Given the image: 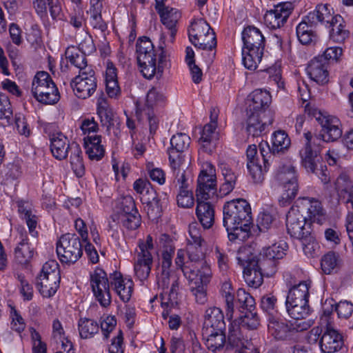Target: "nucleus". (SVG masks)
<instances>
[{"instance_id":"obj_44","label":"nucleus","mask_w":353,"mask_h":353,"mask_svg":"<svg viewBox=\"0 0 353 353\" xmlns=\"http://www.w3.org/2000/svg\"><path fill=\"white\" fill-rule=\"evenodd\" d=\"M270 332L275 338L284 340L290 336L291 328L290 323H286L283 321H279L274 317H271L268 324Z\"/></svg>"},{"instance_id":"obj_21","label":"nucleus","mask_w":353,"mask_h":353,"mask_svg":"<svg viewBox=\"0 0 353 353\" xmlns=\"http://www.w3.org/2000/svg\"><path fill=\"white\" fill-rule=\"evenodd\" d=\"M19 242L14 249V259L17 263L26 265L32 259L34 254V248L28 242L26 232L23 228H18Z\"/></svg>"},{"instance_id":"obj_61","label":"nucleus","mask_w":353,"mask_h":353,"mask_svg":"<svg viewBox=\"0 0 353 353\" xmlns=\"http://www.w3.org/2000/svg\"><path fill=\"white\" fill-rule=\"evenodd\" d=\"M269 84L276 87V92L285 90V81L281 76V70L278 67H272L267 69Z\"/></svg>"},{"instance_id":"obj_23","label":"nucleus","mask_w":353,"mask_h":353,"mask_svg":"<svg viewBox=\"0 0 353 353\" xmlns=\"http://www.w3.org/2000/svg\"><path fill=\"white\" fill-rule=\"evenodd\" d=\"M134 190L141 195V201L143 205L144 210L150 216L153 213L154 201V190L152 184L146 179H139L134 183Z\"/></svg>"},{"instance_id":"obj_16","label":"nucleus","mask_w":353,"mask_h":353,"mask_svg":"<svg viewBox=\"0 0 353 353\" xmlns=\"http://www.w3.org/2000/svg\"><path fill=\"white\" fill-rule=\"evenodd\" d=\"M210 121L205 124L201 133L199 143L203 150L208 154L212 153L215 148V142L219 139V133L216 130L217 127L218 110L211 108Z\"/></svg>"},{"instance_id":"obj_13","label":"nucleus","mask_w":353,"mask_h":353,"mask_svg":"<svg viewBox=\"0 0 353 353\" xmlns=\"http://www.w3.org/2000/svg\"><path fill=\"white\" fill-rule=\"evenodd\" d=\"M86 72H79L71 81L70 85L75 95L81 99H88L96 91L97 80L92 68L85 69Z\"/></svg>"},{"instance_id":"obj_33","label":"nucleus","mask_w":353,"mask_h":353,"mask_svg":"<svg viewBox=\"0 0 353 353\" xmlns=\"http://www.w3.org/2000/svg\"><path fill=\"white\" fill-rule=\"evenodd\" d=\"M33 5L37 14L41 17L47 14V6H48L52 18L61 19L62 9L59 0H34Z\"/></svg>"},{"instance_id":"obj_55","label":"nucleus","mask_w":353,"mask_h":353,"mask_svg":"<svg viewBox=\"0 0 353 353\" xmlns=\"http://www.w3.org/2000/svg\"><path fill=\"white\" fill-rule=\"evenodd\" d=\"M343 55V49L339 46H330L327 48L321 54L317 57L322 61L327 63V65L330 64L336 63L340 61Z\"/></svg>"},{"instance_id":"obj_6","label":"nucleus","mask_w":353,"mask_h":353,"mask_svg":"<svg viewBox=\"0 0 353 353\" xmlns=\"http://www.w3.org/2000/svg\"><path fill=\"white\" fill-rule=\"evenodd\" d=\"M275 179L282 188L279 199L281 206L290 205L295 199L298 190V174L295 167L291 164L280 166L275 173Z\"/></svg>"},{"instance_id":"obj_63","label":"nucleus","mask_w":353,"mask_h":353,"mask_svg":"<svg viewBox=\"0 0 353 353\" xmlns=\"http://www.w3.org/2000/svg\"><path fill=\"white\" fill-rule=\"evenodd\" d=\"M176 191V202L178 206L183 208H190L194 205V199L191 188Z\"/></svg>"},{"instance_id":"obj_41","label":"nucleus","mask_w":353,"mask_h":353,"mask_svg":"<svg viewBox=\"0 0 353 353\" xmlns=\"http://www.w3.org/2000/svg\"><path fill=\"white\" fill-rule=\"evenodd\" d=\"M177 285L176 283H173L169 293L163 292L160 294L161 305L163 309L162 316L164 319L168 318L170 310L178 303L177 293L176 291V287H177Z\"/></svg>"},{"instance_id":"obj_59","label":"nucleus","mask_w":353,"mask_h":353,"mask_svg":"<svg viewBox=\"0 0 353 353\" xmlns=\"http://www.w3.org/2000/svg\"><path fill=\"white\" fill-rule=\"evenodd\" d=\"M119 219L123 226L128 230H136L141 225V216L137 210L119 214Z\"/></svg>"},{"instance_id":"obj_1","label":"nucleus","mask_w":353,"mask_h":353,"mask_svg":"<svg viewBox=\"0 0 353 353\" xmlns=\"http://www.w3.org/2000/svg\"><path fill=\"white\" fill-rule=\"evenodd\" d=\"M216 192V177L214 166L210 162H204L197 179L196 190V215L205 229L210 228L214 222V209L208 201Z\"/></svg>"},{"instance_id":"obj_30","label":"nucleus","mask_w":353,"mask_h":353,"mask_svg":"<svg viewBox=\"0 0 353 353\" xmlns=\"http://www.w3.org/2000/svg\"><path fill=\"white\" fill-rule=\"evenodd\" d=\"M245 331V330L241 327L239 323L232 321L229 327L227 347L244 348L243 350L251 351V350L248 347L249 342L248 336L244 333Z\"/></svg>"},{"instance_id":"obj_4","label":"nucleus","mask_w":353,"mask_h":353,"mask_svg":"<svg viewBox=\"0 0 353 353\" xmlns=\"http://www.w3.org/2000/svg\"><path fill=\"white\" fill-rule=\"evenodd\" d=\"M305 143L299 151L301 159V165L307 172L315 173L323 184H327L330 181L329 172L326 167L321 166L318 169L319 154L321 150V139L316 136H312L310 132L304 133Z\"/></svg>"},{"instance_id":"obj_34","label":"nucleus","mask_w":353,"mask_h":353,"mask_svg":"<svg viewBox=\"0 0 353 353\" xmlns=\"http://www.w3.org/2000/svg\"><path fill=\"white\" fill-rule=\"evenodd\" d=\"M105 82L106 92L110 98H117L121 94V88L117 81V68L112 63H108Z\"/></svg>"},{"instance_id":"obj_11","label":"nucleus","mask_w":353,"mask_h":353,"mask_svg":"<svg viewBox=\"0 0 353 353\" xmlns=\"http://www.w3.org/2000/svg\"><path fill=\"white\" fill-rule=\"evenodd\" d=\"M90 283L95 299L103 307L111 304L112 297L107 274L101 268H96L90 274Z\"/></svg>"},{"instance_id":"obj_25","label":"nucleus","mask_w":353,"mask_h":353,"mask_svg":"<svg viewBox=\"0 0 353 353\" xmlns=\"http://www.w3.org/2000/svg\"><path fill=\"white\" fill-rule=\"evenodd\" d=\"M50 151L54 158L58 160L65 159L70 151L71 143L67 137L61 132L49 134Z\"/></svg>"},{"instance_id":"obj_56","label":"nucleus","mask_w":353,"mask_h":353,"mask_svg":"<svg viewBox=\"0 0 353 353\" xmlns=\"http://www.w3.org/2000/svg\"><path fill=\"white\" fill-rule=\"evenodd\" d=\"M136 46L138 53L137 58H142V56L154 58V46L149 38L146 37L139 38L137 40Z\"/></svg>"},{"instance_id":"obj_17","label":"nucleus","mask_w":353,"mask_h":353,"mask_svg":"<svg viewBox=\"0 0 353 353\" xmlns=\"http://www.w3.org/2000/svg\"><path fill=\"white\" fill-rule=\"evenodd\" d=\"M306 216L301 213L299 206H292L286 215V227L288 234L296 239H303L310 231L305 228Z\"/></svg>"},{"instance_id":"obj_42","label":"nucleus","mask_w":353,"mask_h":353,"mask_svg":"<svg viewBox=\"0 0 353 353\" xmlns=\"http://www.w3.org/2000/svg\"><path fill=\"white\" fill-rule=\"evenodd\" d=\"M314 27L315 25L310 23L306 17L296 26V36L302 44L307 45L316 39V34L313 30Z\"/></svg>"},{"instance_id":"obj_40","label":"nucleus","mask_w":353,"mask_h":353,"mask_svg":"<svg viewBox=\"0 0 353 353\" xmlns=\"http://www.w3.org/2000/svg\"><path fill=\"white\" fill-rule=\"evenodd\" d=\"M69 154L70 164L74 172L77 176L81 177L85 173V167L80 146L76 143H72Z\"/></svg>"},{"instance_id":"obj_35","label":"nucleus","mask_w":353,"mask_h":353,"mask_svg":"<svg viewBox=\"0 0 353 353\" xmlns=\"http://www.w3.org/2000/svg\"><path fill=\"white\" fill-rule=\"evenodd\" d=\"M101 136H88L84 138L85 152L91 160L99 161L105 154V150L101 144Z\"/></svg>"},{"instance_id":"obj_50","label":"nucleus","mask_w":353,"mask_h":353,"mask_svg":"<svg viewBox=\"0 0 353 353\" xmlns=\"http://www.w3.org/2000/svg\"><path fill=\"white\" fill-rule=\"evenodd\" d=\"M221 294L226 304V316L230 320L233 317L234 307V290L230 282H224L221 286Z\"/></svg>"},{"instance_id":"obj_18","label":"nucleus","mask_w":353,"mask_h":353,"mask_svg":"<svg viewBox=\"0 0 353 353\" xmlns=\"http://www.w3.org/2000/svg\"><path fill=\"white\" fill-rule=\"evenodd\" d=\"M183 273L191 285L208 286L212 277L210 265L207 262H201L195 267L185 266Z\"/></svg>"},{"instance_id":"obj_24","label":"nucleus","mask_w":353,"mask_h":353,"mask_svg":"<svg viewBox=\"0 0 353 353\" xmlns=\"http://www.w3.org/2000/svg\"><path fill=\"white\" fill-rule=\"evenodd\" d=\"M343 339L336 330L327 327L320 341V347L324 353H334L340 350L343 345Z\"/></svg>"},{"instance_id":"obj_46","label":"nucleus","mask_w":353,"mask_h":353,"mask_svg":"<svg viewBox=\"0 0 353 353\" xmlns=\"http://www.w3.org/2000/svg\"><path fill=\"white\" fill-rule=\"evenodd\" d=\"M80 337L83 339L92 338L99 330V324L91 319L81 318L78 321Z\"/></svg>"},{"instance_id":"obj_57","label":"nucleus","mask_w":353,"mask_h":353,"mask_svg":"<svg viewBox=\"0 0 353 353\" xmlns=\"http://www.w3.org/2000/svg\"><path fill=\"white\" fill-rule=\"evenodd\" d=\"M311 287V281L306 280L300 281L298 284H294L289 289L287 298L292 299L296 298H308L309 290Z\"/></svg>"},{"instance_id":"obj_62","label":"nucleus","mask_w":353,"mask_h":353,"mask_svg":"<svg viewBox=\"0 0 353 353\" xmlns=\"http://www.w3.org/2000/svg\"><path fill=\"white\" fill-rule=\"evenodd\" d=\"M247 168L254 183H260L263 181L266 168L264 167V169H263L259 161H248Z\"/></svg>"},{"instance_id":"obj_49","label":"nucleus","mask_w":353,"mask_h":353,"mask_svg":"<svg viewBox=\"0 0 353 353\" xmlns=\"http://www.w3.org/2000/svg\"><path fill=\"white\" fill-rule=\"evenodd\" d=\"M304 254L310 258H314L319 254L320 246L314 237L309 234H305L303 239H299Z\"/></svg>"},{"instance_id":"obj_37","label":"nucleus","mask_w":353,"mask_h":353,"mask_svg":"<svg viewBox=\"0 0 353 353\" xmlns=\"http://www.w3.org/2000/svg\"><path fill=\"white\" fill-rule=\"evenodd\" d=\"M224 330H205L203 334L206 336L205 345L213 352L222 350L225 344Z\"/></svg>"},{"instance_id":"obj_28","label":"nucleus","mask_w":353,"mask_h":353,"mask_svg":"<svg viewBox=\"0 0 353 353\" xmlns=\"http://www.w3.org/2000/svg\"><path fill=\"white\" fill-rule=\"evenodd\" d=\"M219 168L223 180L219 188V194L221 196H226L234 189L239 174L228 163L224 161L219 163Z\"/></svg>"},{"instance_id":"obj_60","label":"nucleus","mask_w":353,"mask_h":353,"mask_svg":"<svg viewBox=\"0 0 353 353\" xmlns=\"http://www.w3.org/2000/svg\"><path fill=\"white\" fill-rule=\"evenodd\" d=\"M137 61L143 77L152 79L154 76V58L142 56V58H137Z\"/></svg>"},{"instance_id":"obj_26","label":"nucleus","mask_w":353,"mask_h":353,"mask_svg":"<svg viewBox=\"0 0 353 353\" xmlns=\"http://www.w3.org/2000/svg\"><path fill=\"white\" fill-rule=\"evenodd\" d=\"M110 285L123 302H128L132 296L134 283L132 279L123 278L120 272H114L110 276Z\"/></svg>"},{"instance_id":"obj_2","label":"nucleus","mask_w":353,"mask_h":353,"mask_svg":"<svg viewBox=\"0 0 353 353\" xmlns=\"http://www.w3.org/2000/svg\"><path fill=\"white\" fill-rule=\"evenodd\" d=\"M223 226L230 241L248 237L252 222L250 204L243 199L231 200L223 208Z\"/></svg>"},{"instance_id":"obj_45","label":"nucleus","mask_w":353,"mask_h":353,"mask_svg":"<svg viewBox=\"0 0 353 353\" xmlns=\"http://www.w3.org/2000/svg\"><path fill=\"white\" fill-rule=\"evenodd\" d=\"M196 48L212 51L216 46V39L214 31L205 34H199L198 37L189 39Z\"/></svg>"},{"instance_id":"obj_27","label":"nucleus","mask_w":353,"mask_h":353,"mask_svg":"<svg viewBox=\"0 0 353 353\" xmlns=\"http://www.w3.org/2000/svg\"><path fill=\"white\" fill-rule=\"evenodd\" d=\"M161 23L170 30V37L173 39L176 32V26L180 18L178 10L165 5L156 8Z\"/></svg>"},{"instance_id":"obj_9","label":"nucleus","mask_w":353,"mask_h":353,"mask_svg":"<svg viewBox=\"0 0 353 353\" xmlns=\"http://www.w3.org/2000/svg\"><path fill=\"white\" fill-rule=\"evenodd\" d=\"M153 238L150 234L145 241H139V250H137L134 258V270L136 276L141 281L146 280L150 275L153 263Z\"/></svg>"},{"instance_id":"obj_51","label":"nucleus","mask_w":353,"mask_h":353,"mask_svg":"<svg viewBox=\"0 0 353 353\" xmlns=\"http://www.w3.org/2000/svg\"><path fill=\"white\" fill-rule=\"evenodd\" d=\"M160 243H163L161 268L163 270H170V267L172 264V256L174 254L172 241L168 235L163 234L160 239Z\"/></svg>"},{"instance_id":"obj_3","label":"nucleus","mask_w":353,"mask_h":353,"mask_svg":"<svg viewBox=\"0 0 353 353\" xmlns=\"http://www.w3.org/2000/svg\"><path fill=\"white\" fill-rule=\"evenodd\" d=\"M242 40L243 42V64L247 69L254 70L262 60L265 48V37L259 28L254 26H248L242 32Z\"/></svg>"},{"instance_id":"obj_14","label":"nucleus","mask_w":353,"mask_h":353,"mask_svg":"<svg viewBox=\"0 0 353 353\" xmlns=\"http://www.w3.org/2000/svg\"><path fill=\"white\" fill-rule=\"evenodd\" d=\"M273 122L272 114L270 112L267 114L248 112L243 126L248 136L259 137L265 134L267 126Z\"/></svg>"},{"instance_id":"obj_12","label":"nucleus","mask_w":353,"mask_h":353,"mask_svg":"<svg viewBox=\"0 0 353 353\" xmlns=\"http://www.w3.org/2000/svg\"><path fill=\"white\" fill-rule=\"evenodd\" d=\"M169 163L172 171V185L176 190L191 188L192 177L188 165L180 156H176L173 152L170 154Z\"/></svg>"},{"instance_id":"obj_8","label":"nucleus","mask_w":353,"mask_h":353,"mask_svg":"<svg viewBox=\"0 0 353 353\" xmlns=\"http://www.w3.org/2000/svg\"><path fill=\"white\" fill-rule=\"evenodd\" d=\"M31 92L34 98L45 104L56 103L60 98L58 89L47 72H38L32 83Z\"/></svg>"},{"instance_id":"obj_48","label":"nucleus","mask_w":353,"mask_h":353,"mask_svg":"<svg viewBox=\"0 0 353 353\" xmlns=\"http://www.w3.org/2000/svg\"><path fill=\"white\" fill-rule=\"evenodd\" d=\"M97 114L103 125L109 128L113 125V110L103 97L99 98L97 101Z\"/></svg>"},{"instance_id":"obj_31","label":"nucleus","mask_w":353,"mask_h":353,"mask_svg":"<svg viewBox=\"0 0 353 353\" xmlns=\"http://www.w3.org/2000/svg\"><path fill=\"white\" fill-rule=\"evenodd\" d=\"M210 329L218 331L225 329L223 312L219 307L215 306L210 307L205 311L204 330Z\"/></svg>"},{"instance_id":"obj_58","label":"nucleus","mask_w":353,"mask_h":353,"mask_svg":"<svg viewBox=\"0 0 353 353\" xmlns=\"http://www.w3.org/2000/svg\"><path fill=\"white\" fill-rule=\"evenodd\" d=\"M233 322H237L239 323L241 327L245 330H255L259 325L258 316L256 313L252 312V309L247 310L243 316Z\"/></svg>"},{"instance_id":"obj_39","label":"nucleus","mask_w":353,"mask_h":353,"mask_svg":"<svg viewBox=\"0 0 353 353\" xmlns=\"http://www.w3.org/2000/svg\"><path fill=\"white\" fill-rule=\"evenodd\" d=\"M61 277H57V281L51 280L50 276H38L37 286L43 297H51L59 287Z\"/></svg>"},{"instance_id":"obj_19","label":"nucleus","mask_w":353,"mask_h":353,"mask_svg":"<svg viewBox=\"0 0 353 353\" xmlns=\"http://www.w3.org/2000/svg\"><path fill=\"white\" fill-rule=\"evenodd\" d=\"M288 248V244L285 241H280L263 249L260 254L262 259L259 261H265V266L270 269L269 272H267L268 276L272 275L276 272L275 261L283 257Z\"/></svg>"},{"instance_id":"obj_7","label":"nucleus","mask_w":353,"mask_h":353,"mask_svg":"<svg viewBox=\"0 0 353 353\" xmlns=\"http://www.w3.org/2000/svg\"><path fill=\"white\" fill-rule=\"evenodd\" d=\"M305 112L310 117L315 119L321 126L320 135H315L321 139V143L322 141L333 142L341 137L342 125L339 118L307 106L305 107ZM312 135L314 136L312 134Z\"/></svg>"},{"instance_id":"obj_38","label":"nucleus","mask_w":353,"mask_h":353,"mask_svg":"<svg viewBox=\"0 0 353 353\" xmlns=\"http://www.w3.org/2000/svg\"><path fill=\"white\" fill-rule=\"evenodd\" d=\"M304 203L301 208V210L307 211V217L310 221L320 223L323 216V210L320 201L314 199H303Z\"/></svg>"},{"instance_id":"obj_32","label":"nucleus","mask_w":353,"mask_h":353,"mask_svg":"<svg viewBox=\"0 0 353 353\" xmlns=\"http://www.w3.org/2000/svg\"><path fill=\"white\" fill-rule=\"evenodd\" d=\"M334 16L331 14L330 6L328 4H319L315 10L308 13L306 19L315 26L318 23L330 24L334 21Z\"/></svg>"},{"instance_id":"obj_52","label":"nucleus","mask_w":353,"mask_h":353,"mask_svg":"<svg viewBox=\"0 0 353 353\" xmlns=\"http://www.w3.org/2000/svg\"><path fill=\"white\" fill-rule=\"evenodd\" d=\"M210 31H213V30L205 20L202 18L194 19L188 28L189 39L196 37L199 34H208Z\"/></svg>"},{"instance_id":"obj_43","label":"nucleus","mask_w":353,"mask_h":353,"mask_svg":"<svg viewBox=\"0 0 353 353\" xmlns=\"http://www.w3.org/2000/svg\"><path fill=\"white\" fill-rule=\"evenodd\" d=\"M342 17L336 14L334 16L333 22L330 24V27H332L330 37L336 43L343 42L349 35V32L345 29Z\"/></svg>"},{"instance_id":"obj_20","label":"nucleus","mask_w":353,"mask_h":353,"mask_svg":"<svg viewBox=\"0 0 353 353\" xmlns=\"http://www.w3.org/2000/svg\"><path fill=\"white\" fill-rule=\"evenodd\" d=\"M271 103V96L268 91L262 89L254 90L248 98L246 112L267 114Z\"/></svg>"},{"instance_id":"obj_54","label":"nucleus","mask_w":353,"mask_h":353,"mask_svg":"<svg viewBox=\"0 0 353 353\" xmlns=\"http://www.w3.org/2000/svg\"><path fill=\"white\" fill-rule=\"evenodd\" d=\"M65 56L69 59L71 64L79 69V72H86L85 69L92 68L91 65H88L85 54L79 53V51H74L68 49L65 51Z\"/></svg>"},{"instance_id":"obj_53","label":"nucleus","mask_w":353,"mask_h":353,"mask_svg":"<svg viewBox=\"0 0 353 353\" xmlns=\"http://www.w3.org/2000/svg\"><path fill=\"white\" fill-rule=\"evenodd\" d=\"M187 252L188 261H186L185 266L195 267L200 265L201 262H207L205 260V256L201 249V245L188 244Z\"/></svg>"},{"instance_id":"obj_10","label":"nucleus","mask_w":353,"mask_h":353,"mask_svg":"<svg viewBox=\"0 0 353 353\" xmlns=\"http://www.w3.org/2000/svg\"><path fill=\"white\" fill-rule=\"evenodd\" d=\"M57 253L61 263H75L82 256V244L75 234L62 235L57 243Z\"/></svg>"},{"instance_id":"obj_64","label":"nucleus","mask_w":353,"mask_h":353,"mask_svg":"<svg viewBox=\"0 0 353 353\" xmlns=\"http://www.w3.org/2000/svg\"><path fill=\"white\" fill-rule=\"evenodd\" d=\"M116 208L121 214H127L135 210V203L133 198L130 196H124L118 198L116 201Z\"/></svg>"},{"instance_id":"obj_15","label":"nucleus","mask_w":353,"mask_h":353,"mask_svg":"<svg viewBox=\"0 0 353 353\" xmlns=\"http://www.w3.org/2000/svg\"><path fill=\"white\" fill-rule=\"evenodd\" d=\"M294 10L291 2H281L266 12L264 15V23L270 29L279 28L284 25Z\"/></svg>"},{"instance_id":"obj_29","label":"nucleus","mask_w":353,"mask_h":353,"mask_svg":"<svg viewBox=\"0 0 353 353\" xmlns=\"http://www.w3.org/2000/svg\"><path fill=\"white\" fill-rule=\"evenodd\" d=\"M328 68L329 65L316 56L308 63L307 73L312 81L323 85L328 82Z\"/></svg>"},{"instance_id":"obj_22","label":"nucleus","mask_w":353,"mask_h":353,"mask_svg":"<svg viewBox=\"0 0 353 353\" xmlns=\"http://www.w3.org/2000/svg\"><path fill=\"white\" fill-rule=\"evenodd\" d=\"M154 88L152 87L148 92L143 102L137 101L136 102V117L138 120L142 121L145 118L150 124V132H152L154 116Z\"/></svg>"},{"instance_id":"obj_47","label":"nucleus","mask_w":353,"mask_h":353,"mask_svg":"<svg viewBox=\"0 0 353 353\" xmlns=\"http://www.w3.org/2000/svg\"><path fill=\"white\" fill-rule=\"evenodd\" d=\"M291 141L283 130H277L272 135L271 151L273 154L283 152L290 145Z\"/></svg>"},{"instance_id":"obj_36","label":"nucleus","mask_w":353,"mask_h":353,"mask_svg":"<svg viewBox=\"0 0 353 353\" xmlns=\"http://www.w3.org/2000/svg\"><path fill=\"white\" fill-rule=\"evenodd\" d=\"M190 141V137L185 133L179 132L173 135L170 139L171 148L168 149V156L173 152L176 156H180L184 160L183 153L188 149Z\"/></svg>"},{"instance_id":"obj_5","label":"nucleus","mask_w":353,"mask_h":353,"mask_svg":"<svg viewBox=\"0 0 353 353\" xmlns=\"http://www.w3.org/2000/svg\"><path fill=\"white\" fill-rule=\"evenodd\" d=\"M236 260L243 268V278L246 283L253 288H257L263 283V271L266 274L270 269L265 266V261L255 260L250 248L241 247L239 249Z\"/></svg>"}]
</instances>
